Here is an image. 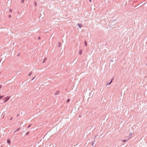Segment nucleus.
Listing matches in <instances>:
<instances>
[{
  "label": "nucleus",
  "instance_id": "11",
  "mask_svg": "<svg viewBox=\"0 0 147 147\" xmlns=\"http://www.w3.org/2000/svg\"><path fill=\"white\" fill-rule=\"evenodd\" d=\"M126 140H123V142H126Z\"/></svg>",
  "mask_w": 147,
  "mask_h": 147
},
{
  "label": "nucleus",
  "instance_id": "1",
  "mask_svg": "<svg viewBox=\"0 0 147 147\" xmlns=\"http://www.w3.org/2000/svg\"><path fill=\"white\" fill-rule=\"evenodd\" d=\"M10 98V96H7L4 98L3 100H4V102H6L7 100H8Z\"/></svg>",
  "mask_w": 147,
  "mask_h": 147
},
{
  "label": "nucleus",
  "instance_id": "2",
  "mask_svg": "<svg viewBox=\"0 0 147 147\" xmlns=\"http://www.w3.org/2000/svg\"><path fill=\"white\" fill-rule=\"evenodd\" d=\"M77 25L80 28H81L82 26V25L81 24H78Z\"/></svg>",
  "mask_w": 147,
  "mask_h": 147
},
{
  "label": "nucleus",
  "instance_id": "7",
  "mask_svg": "<svg viewBox=\"0 0 147 147\" xmlns=\"http://www.w3.org/2000/svg\"><path fill=\"white\" fill-rule=\"evenodd\" d=\"M3 97H4V96H0V100Z\"/></svg>",
  "mask_w": 147,
  "mask_h": 147
},
{
  "label": "nucleus",
  "instance_id": "18",
  "mask_svg": "<svg viewBox=\"0 0 147 147\" xmlns=\"http://www.w3.org/2000/svg\"><path fill=\"white\" fill-rule=\"evenodd\" d=\"M35 5H36V4L35 3Z\"/></svg>",
  "mask_w": 147,
  "mask_h": 147
},
{
  "label": "nucleus",
  "instance_id": "15",
  "mask_svg": "<svg viewBox=\"0 0 147 147\" xmlns=\"http://www.w3.org/2000/svg\"><path fill=\"white\" fill-rule=\"evenodd\" d=\"M89 1L90 2H91V0H89Z\"/></svg>",
  "mask_w": 147,
  "mask_h": 147
},
{
  "label": "nucleus",
  "instance_id": "14",
  "mask_svg": "<svg viewBox=\"0 0 147 147\" xmlns=\"http://www.w3.org/2000/svg\"><path fill=\"white\" fill-rule=\"evenodd\" d=\"M28 134H29V133H26V135H28Z\"/></svg>",
  "mask_w": 147,
  "mask_h": 147
},
{
  "label": "nucleus",
  "instance_id": "8",
  "mask_svg": "<svg viewBox=\"0 0 147 147\" xmlns=\"http://www.w3.org/2000/svg\"><path fill=\"white\" fill-rule=\"evenodd\" d=\"M24 0H22V3H24Z\"/></svg>",
  "mask_w": 147,
  "mask_h": 147
},
{
  "label": "nucleus",
  "instance_id": "12",
  "mask_svg": "<svg viewBox=\"0 0 147 147\" xmlns=\"http://www.w3.org/2000/svg\"><path fill=\"white\" fill-rule=\"evenodd\" d=\"M70 100L69 99H68L67 100V102H68Z\"/></svg>",
  "mask_w": 147,
  "mask_h": 147
},
{
  "label": "nucleus",
  "instance_id": "13",
  "mask_svg": "<svg viewBox=\"0 0 147 147\" xmlns=\"http://www.w3.org/2000/svg\"><path fill=\"white\" fill-rule=\"evenodd\" d=\"M30 126V125H29L28 126V128H29V127Z\"/></svg>",
  "mask_w": 147,
  "mask_h": 147
},
{
  "label": "nucleus",
  "instance_id": "9",
  "mask_svg": "<svg viewBox=\"0 0 147 147\" xmlns=\"http://www.w3.org/2000/svg\"><path fill=\"white\" fill-rule=\"evenodd\" d=\"M112 82V80H111L110 82L108 84V85H109L110 84L111 82Z\"/></svg>",
  "mask_w": 147,
  "mask_h": 147
},
{
  "label": "nucleus",
  "instance_id": "17",
  "mask_svg": "<svg viewBox=\"0 0 147 147\" xmlns=\"http://www.w3.org/2000/svg\"><path fill=\"white\" fill-rule=\"evenodd\" d=\"M9 17H11V16H10V15H9Z\"/></svg>",
  "mask_w": 147,
  "mask_h": 147
},
{
  "label": "nucleus",
  "instance_id": "20",
  "mask_svg": "<svg viewBox=\"0 0 147 147\" xmlns=\"http://www.w3.org/2000/svg\"><path fill=\"white\" fill-rule=\"evenodd\" d=\"M45 61H43V63Z\"/></svg>",
  "mask_w": 147,
  "mask_h": 147
},
{
  "label": "nucleus",
  "instance_id": "10",
  "mask_svg": "<svg viewBox=\"0 0 147 147\" xmlns=\"http://www.w3.org/2000/svg\"><path fill=\"white\" fill-rule=\"evenodd\" d=\"M35 77H34V78H33L32 79V80H34V79L35 78Z\"/></svg>",
  "mask_w": 147,
  "mask_h": 147
},
{
  "label": "nucleus",
  "instance_id": "19",
  "mask_svg": "<svg viewBox=\"0 0 147 147\" xmlns=\"http://www.w3.org/2000/svg\"><path fill=\"white\" fill-rule=\"evenodd\" d=\"M38 38L39 39L40 38L39 37H38Z\"/></svg>",
  "mask_w": 147,
  "mask_h": 147
},
{
  "label": "nucleus",
  "instance_id": "4",
  "mask_svg": "<svg viewBox=\"0 0 147 147\" xmlns=\"http://www.w3.org/2000/svg\"><path fill=\"white\" fill-rule=\"evenodd\" d=\"M59 91H57L56 93H55V95H57L59 94Z\"/></svg>",
  "mask_w": 147,
  "mask_h": 147
},
{
  "label": "nucleus",
  "instance_id": "6",
  "mask_svg": "<svg viewBox=\"0 0 147 147\" xmlns=\"http://www.w3.org/2000/svg\"><path fill=\"white\" fill-rule=\"evenodd\" d=\"M84 44L85 46H86L87 45V43L86 41H84Z\"/></svg>",
  "mask_w": 147,
  "mask_h": 147
},
{
  "label": "nucleus",
  "instance_id": "16",
  "mask_svg": "<svg viewBox=\"0 0 147 147\" xmlns=\"http://www.w3.org/2000/svg\"><path fill=\"white\" fill-rule=\"evenodd\" d=\"M82 52H80V54H81Z\"/></svg>",
  "mask_w": 147,
  "mask_h": 147
},
{
  "label": "nucleus",
  "instance_id": "3",
  "mask_svg": "<svg viewBox=\"0 0 147 147\" xmlns=\"http://www.w3.org/2000/svg\"><path fill=\"white\" fill-rule=\"evenodd\" d=\"M32 74V71L30 72L28 74V76H31Z\"/></svg>",
  "mask_w": 147,
  "mask_h": 147
},
{
  "label": "nucleus",
  "instance_id": "5",
  "mask_svg": "<svg viewBox=\"0 0 147 147\" xmlns=\"http://www.w3.org/2000/svg\"><path fill=\"white\" fill-rule=\"evenodd\" d=\"M10 140H9V139L7 140V143H8L9 144V143H10Z\"/></svg>",
  "mask_w": 147,
  "mask_h": 147
}]
</instances>
